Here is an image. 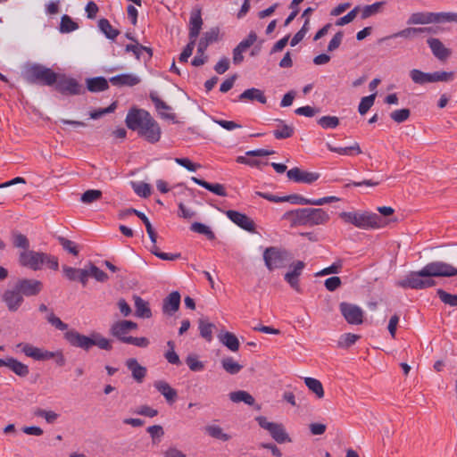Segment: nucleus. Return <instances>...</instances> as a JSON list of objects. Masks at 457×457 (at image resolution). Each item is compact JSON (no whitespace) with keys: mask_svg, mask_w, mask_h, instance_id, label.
Returning <instances> with one entry per match:
<instances>
[{"mask_svg":"<svg viewBox=\"0 0 457 457\" xmlns=\"http://www.w3.org/2000/svg\"><path fill=\"white\" fill-rule=\"evenodd\" d=\"M418 35H420L419 28L409 27V28L402 29L396 33H394L390 36H386V37L380 38L379 42H385L386 40H389L391 38H395V37L411 38V37H413Z\"/></svg>","mask_w":457,"mask_h":457,"instance_id":"72a5a7b5","label":"nucleus"},{"mask_svg":"<svg viewBox=\"0 0 457 457\" xmlns=\"http://www.w3.org/2000/svg\"><path fill=\"white\" fill-rule=\"evenodd\" d=\"M191 180L219 196H227V192L224 186L220 183H209L196 177H192Z\"/></svg>","mask_w":457,"mask_h":457,"instance_id":"5701e85b","label":"nucleus"},{"mask_svg":"<svg viewBox=\"0 0 457 457\" xmlns=\"http://www.w3.org/2000/svg\"><path fill=\"white\" fill-rule=\"evenodd\" d=\"M7 368L21 378H25L29 373V366L13 357H8Z\"/></svg>","mask_w":457,"mask_h":457,"instance_id":"c85d7f7f","label":"nucleus"},{"mask_svg":"<svg viewBox=\"0 0 457 457\" xmlns=\"http://www.w3.org/2000/svg\"><path fill=\"white\" fill-rule=\"evenodd\" d=\"M361 11V6L356 5L353 10H351L346 15L337 19L335 22L336 26H345L350 22H352L358 12Z\"/></svg>","mask_w":457,"mask_h":457,"instance_id":"603ef678","label":"nucleus"},{"mask_svg":"<svg viewBox=\"0 0 457 457\" xmlns=\"http://www.w3.org/2000/svg\"><path fill=\"white\" fill-rule=\"evenodd\" d=\"M132 187H133L135 193L141 197L146 198L151 195V186L147 183L132 182Z\"/></svg>","mask_w":457,"mask_h":457,"instance_id":"6e6d98bb","label":"nucleus"},{"mask_svg":"<svg viewBox=\"0 0 457 457\" xmlns=\"http://www.w3.org/2000/svg\"><path fill=\"white\" fill-rule=\"evenodd\" d=\"M454 276H457V268L442 261H435L427 263L420 270L411 271L403 279L397 282V286L405 289L421 290L435 287V277Z\"/></svg>","mask_w":457,"mask_h":457,"instance_id":"f257e3e1","label":"nucleus"},{"mask_svg":"<svg viewBox=\"0 0 457 457\" xmlns=\"http://www.w3.org/2000/svg\"><path fill=\"white\" fill-rule=\"evenodd\" d=\"M343 263L341 260H338L335 262L332 265L329 267H327L323 269L322 270L319 271L316 276H325L328 274H337L339 273L342 269Z\"/></svg>","mask_w":457,"mask_h":457,"instance_id":"69168bd1","label":"nucleus"},{"mask_svg":"<svg viewBox=\"0 0 457 457\" xmlns=\"http://www.w3.org/2000/svg\"><path fill=\"white\" fill-rule=\"evenodd\" d=\"M1 298L5 303L7 310L11 312H17L24 302V298L14 284L4 290Z\"/></svg>","mask_w":457,"mask_h":457,"instance_id":"4468645a","label":"nucleus"},{"mask_svg":"<svg viewBox=\"0 0 457 457\" xmlns=\"http://www.w3.org/2000/svg\"><path fill=\"white\" fill-rule=\"evenodd\" d=\"M135 315L138 318L149 319L152 317V311L149 303L140 296H135Z\"/></svg>","mask_w":457,"mask_h":457,"instance_id":"cd10ccee","label":"nucleus"},{"mask_svg":"<svg viewBox=\"0 0 457 457\" xmlns=\"http://www.w3.org/2000/svg\"><path fill=\"white\" fill-rule=\"evenodd\" d=\"M361 338V336L353 334V333H345L340 337L338 341V346L341 348H349L351 345H354L357 340Z\"/></svg>","mask_w":457,"mask_h":457,"instance_id":"de8ad7c7","label":"nucleus"},{"mask_svg":"<svg viewBox=\"0 0 457 457\" xmlns=\"http://www.w3.org/2000/svg\"><path fill=\"white\" fill-rule=\"evenodd\" d=\"M339 218L342 219L344 222L362 229L383 228L389 222V220L386 222L378 214L370 212H342L339 213ZM396 220V219L390 220V221Z\"/></svg>","mask_w":457,"mask_h":457,"instance_id":"39448f33","label":"nucleus"},{"mask_svg":"<svg viewBox=\"0 0 457 457\" xmlns=\"http://www.w3.org/2000/svg\"><path fill=\"white\" fill-rule=\"evenodd\" d=\"M34 414L37 417L45 418L47 423H54L58 418V414L54 411L43 409H37Z\"/></svg>","mask_w":457,"mask_h":457,"instance_id":"338daca9","label":"nucleus"},{"mask_svg":"<svg viewBox=\"0 0 457 457\" xmlns=\"http://www.w3.org/2000/svg\"><path fill=\"white\" fill-rule=\"evenodd\" d=\"M205 432L212 437L222 440L224 442L230 439V436L223 433L222 428L217 425H208L205 427Z\"/></svg>","mask_w":457,"mask_h":457,"instance_id":"a19ab883","label":"nucleus"},{"mask_svg":"<svg viewBox=\"0 0 457 457\" xmlns=\"http://www.w3.org/2000/svg\"><path fill=\"white\" fill-rule=\"evenodd\" d=\"M258 425L267 430L278 444L291 443L292 439L282 423L270 422L264 416L255 418Z\"/></svg>","mask_w":457,"mask_h":457,"instance_id":"9d476101","label":"nucleus"},{"mask_svg":"<svg viewBox=\"0 0 457 457\" xmlns=\"http://www.w3.org/2000/svg\"><path fill=\"white\" fill-rule=\"evenodd\" d=\"M436 295L445 304L452 307H457V295H452L444 289L439 288L436 290Z\"/></svg>","mask_w":457,"mask_h":457,"instance_id":"49530a36","label":"nucleus"},{"mask_svg":"<svg viewBox=\"0 0 457 457\" xmlns=\"http://www.w3.org/2000/svg\"><path fill=\"white\" fill-rule=\"evenodd\" d=\"M109 88V81L104 77H95L87 79V89L90 92H102Z\"/></svg>","mask_w":457,"mask_h":457,"instance_id":"393cba45","label":"nucleus"},{"mask_svg":"<svg viewBox=\"0 0 457 457\" xmlns=\"http://www.w3.org/2000/svg\"><path fill=\"white\" fill-rule=\"evenodd\" d=\"M339 311L347 323L351 325H361L363 323L364 312L358 305L342 302L339 303Z\"/></svg>","mask_w":457,"mask_h":457,"instance_id":"ddd939ff","label":"nucleus"},{"mask_svg":"<svg viewBox=\"0 0 457 457\" xmlns=\"http://www.w3.org/2000/svg\"><path fill=\"white\" fill-rule=\"evenodd\" d=\"M109 333L120 343L126 344L125 340L128 339L129 336L127 335L129 333V331L128 330L127 327H124V323L121 320H118L112 324L109 329Z\"/></svg>","mask_w":457,"mask_h":457,"instance_id":"a878e982","label":"nucleus"},{"mask_svg":"<svg viewBox=\"0 0 457 457\" xmlns=\"http://www.w3.org/2000/svg\"><path fill=\"white\" fill-rule=\"evenodd\" d=\"M410 77L413 83L418 85H425L427 83L435 82H449L453 80L454 72L445 71H436L434 72H424L418 69L410 71Z\"/></svg>","mask_w":457,"mask_h":457,"instance_id":"6e6552de","label":"nucleus"},{"mask_svg":"<svg viewBox=\"0 0 457 457\" xmlns=\"http://www.w3.org/2000/svg\"><path fill=\"white\" fill-rule=\"evenodd\" d=\"M19 264L34 271L41 270L44 264L49 269L57 270L59 267L58 259L48 253L36 252L33 250L21 251L18 258Z\"/></svg>","mask_w":457,"mask_h":457,"instance_id":"423d86ee","label":"nucleus"},{"mask_svg":"<svg viewBox=\"0 0 457 457\" xmlns=\"http://www.w3.org/2000/svg\"><path fill=\"white\" fill-rule=\"evenodd\" d=\"M90 277L94 278L98 282H105L109 279V276L104 270H100L94 263H88Z\"/></svg>","mask_w":457,"mask_h":457,"instance_id":"8fccbe9b","label":"nucleus"},{"mask_svg":"<svg viewBox=\"0 0 457 457\" xmlns=\"http://www.w3.org/2000/svg\"><path fill=\"white\" fill-rule=\"evenodd\" d=\"M386 4L385 1L376 2L372 4L365 5L363 8H361V18L365 20L367 18L371 17L372 15L377 14L381 11V8Z\"/></svg>","mask_w":457,"mask_h":457,"instance_id":"c9c22d12","label":"nucleus"},{"mask_svg":"<svg viewBox=\"0 0 457 457\" xmlns=\"http://www.w3.org/2000/svg\"><path fill=\"white\" fill-rule=\"evenodd\" d=\"M410 115H411L410 109L403 108V109L393 111L390 113V118L397 123H402V122L407 120L409 119Z\"/></svg>","mask_w":457,"mask_h":457,"instance_id":"5fc2aeb1","label":"nucleus"},{"mask_svg":"<svg viewBox=\"0 0 457 457\" xmlns=\"http://www.w3.org/2000/svg\"><path fill=\"white\" fill-rule=\"evenodd\" d=\"M282 202H289L293 204L309 205V199L297 194L282 196Z\"/></svg>","mask_w":457,"mask_h":457,"instance_id":"680f3d73","label":"nucleus"},{"mask_svg":"<svg viewBox=\"0 0 457 457\" xmlns=\"http://www.w3.org/2000/svg\"><path fill=\"white\" fill-rule=\"evenodd\" d=\"M78 28V23H76L69 15H62L60 23V31L62 33H70L76 30Z\"/></svg>","mask_w":457,"mask_h":457,"instance_id":"37998d69","label":"nucleus"},{"mask_svg":"<svg viewBox=\"0 0 457 457\" xmlns=\"http://www.w3.org/2000/svg\"><path fill=\"white\" fill-rule=\"evenodd\" d=\"M186 363L192 371H201L204 369V363L195 355L189 354L186 359Z\"/></svg>","mask_w":457,"mask_h":457,"instance_id":"e2e57ef3","label":"nucleus"},{"mask_svg":"<svg viewBox=\"0 0 457 457\" xmlns=\"http://www.w3.org/2000/svg\"><path fill=\"white\" fill-rule=\"evenodd\" d=\"M203 23L201 9L192 11L189 19V39L196 41L202 29Z\"/></svg>","mask_w":457,"mask_h":457,"instance_id":"f3484780","label":"nucleus"},{"mask_svg":"<svg viewBox=\"0 0 457 457\" xmlns=\"http://www.w3.org/2000/svg\"><path fill=\"white\" fill-rule=\"evenodd\" d=\"M18 347L22 346V352L28 357H31L34 360H38L40 348L33 346L30 344H19Z\"/></svg>","mask_w":457,"mask_h":457,"instance_id":"bf43d9fd","label":"nucleus"},{"mask_svg":"<svg viewBox=\"0 0 457 457\" xmlns=\"http://www.w3.org/2000/svg\"><path fill=\"white\" fill-rule=\"evenodd\" d=\"M196 41L189 39V42L187 45L184 47L182 53L179 55V62H187L188 58L191 56L193 50L195 48Z\"/></svg>","mask_w":457,"mask_h":457,"instance_id":"774afa93","label":"nucleus"},{"mask_svg":"<svg viewBox=\"0 0 457 457\" xmlns=\"http://www.w3.org/2000/svg\"><path fill=\"white\" fill-rule=\"evenodd\" d=\"M228 396L233 403L243 402L249 406H253L255 403V399L253 398V396L244 390L231 392L229 393Z\"/></svg>","mask_w":457,"mask_h":457,"instance_id":"2f4dec72","label":"nucleus"},{"mask_svg":"<svg viewBox=\"0 0 457 457\" xmlns=\"http://www.w3.org/2000/svg\"><path fill=\"white\" fill-rule=\"evenodd\" d=\"M167 346L169 347V350L164 353L165 359L168 361L169 363L174 364V365H180L181 361L175 352V343L172 340H169L167 342Z\"/></svg>","mask_w":457,"mask_h":457,"instance_id":"c03bdc74","label":"nucleus"},{"mask_svg":"<svg viewBox=\"0 0 457 457\" xmlns=\"http://www.w3.org/2000/svg\"><path fill=\"white\" fill-rule=\"evenodd\" d=\"M280 125L273 131V136L276 139H286L293 137L295 128L292 125L285 124L282 120H277Z\"/></svg>","mask_w":457,"mask_h":457,"instance_id":"473e14b6","label":"nucleus"},{"mask_svg":"<svg viewBox=\"0 0 457 457\" xmlns=\"http://www.w3.org/2000/svg\"><path fill=\"white\" fill-rule=\"evenodd\" d=\"M125 122L129 129L137 131L148 143L155 144L160 141L161 127L149 112L133 107L129 111Z\"/></svg>","mask_w":457,"mask_h":457,"instance_id":"f03ea898","label":"nucleus"},{"mask_svg":"<svg viewBox=\"0 0 457 457\" xmlns=\"http://www.w3.org/2000/svg\"><path fill=\"white\" fill-rule=\"evenodd\" d=\"M63 337L71 346L81 348L86 352H88L93 346H97L105 351H111L112 349L111 340L97 332H93L90 337H87L79 333L75 329H70L64 333Z\"/></svg>","mask_w":457,"mask_h":457,"instance_id":"20e7f679","label":"nucleus"},{"mask_svg":"<svg viewBox=\"0 0 457 457\" xmlns=\"http://www.w3.org/2000/svg\"><path fill=\"white\" fill-rule=\"evenodd\" d=\"M180 299L181 296L179 292H171L163 299L162 312L166 315L172 316L179 309Z\"/></svg>","mask_w":457,"mask_h":457,"instance_id":"6ab92c4d","label":"nucleus"},{"mask_svg":"<svg viewBox=\"0 0 457 457\" xmlns=\"http://www.w3.org/2000/svg\"><path fill=\"white\" fill-rule=\"evenodd\" d=\"M220 39V28L212 27L208 31L204 32L200 38V41L209 46L210 45L219 41Z\"/></svg>","mask_w":457,"mask_h":457,"instance_id":"ea45409f","label":"nucleus"},{"mask_svg":"<svg viewBox=\"0 0 457 457\" xmlns=\"http://www.w3.org/2000/svg\"><path fill=\"white\" fill-rule=\"evenodd\" d=\"M98 27L100 30L104 34V36L109 39H114L120 35V31L114 29L111 25L110 21L105 18L99 20Z\"/></svg>","mask_w":457,"mask_h":457,"instance_id":"f704fd0d","label":"nucleus"},{"mask_svg":"<svg viewBox=\"0 0 457 457\" xmlns=\"http://www.w3.org/2000/svg\"><path fill=\"white\" fill-rule=\"evenodd\" d=\"M151 101L154 103L158 114L165 120H174L176 115L172 112L171 107L162 101L157 95L156 92H151L149 95Z\"/></svg>","mask_w":457,"mask_h":457,"instance_id":"a211bd4d","label":"nucleus"},{"mask_svg":"<svg viewBox=\"0 0 457 457\" xmlns=\"http://www.w3.org/2000/svg\"><path fill=\"white\" fill-rule=\"evenodd\" d=\"M375 98L376 93L361 98L360 104L358 106V111L361 115H364L365 113H367V112L374 104Z\"/></svg>","mask_w":457,"mask_h":457,"instance_id":"3c124183","label":"nucleus"},{"mask_svg":"<svg viewBox=\"0 0 457 457\" xmlns=\"http://www.w3.org/2000/svg\"><path fill=\"white\" fill-rule=\"evenodd\" d=\"M154 387L160 392L169 403H173L177 397V391L172 388L169 383L163 380H158L154 382Z\"/></svg>","mask_w":457,"mask_h":457,"instance_id":"412c9836","label":"nucleus"},{"mask_svg":"<svg viewBox=\"0 0 457 457\" xmlns=\"http://www.w3.org/2000/svg\"><path fill=\"white\" fill-rule=\"evenodd\" d=\"M304 383L318 398H322L324 396L323 386L320 380L313 378H305Z\"/></svg>","mask_w":457,"mask_h":457,"instance_id":"58836bf2","label":"nucleus"},{"mask_svg":"<svg viewBox=\"0 0 457 457\" xmlns=\"http://www.w3.org/2000/svg\"><path fill=\"white\" fill-rule=\"evenodd\" d=\"M436 22H456L457 23V12H435Z\"/></svg>","mask_w":457,"mask_h":457,"instance_id":"13d9d810","label":"nucleus"},{"mask_svg":"<svg viewBox=\"0 0 457 457\" xmlns=\"http://www.w3.org/2000/svg\"><path fill=\"white\" fill-rule=\"evenodd\" d=\"M427 43L433 55L441 62L446 61L452 54L451 49L445 47L438 38L429 37Z\"/></svg>","mask_w":457,"mask_h":457,"instance_id":"dca6fc26","label":"nucleus"},{"mask_svg":"<svg viewBox=\"0 0 457 457\" xmlns=\"http://www.w3.org/2000/svg\"><path fill=\"white\" fill-rule=\"evenodd\" d=\"M237 163L245 164L251 167H256L261 169V165H268V162H262L257 159H249L248 156H237L236 159Z\"/></svg>","mask_w":457,"mask_h":457,"instance_id":"052dcab7","label":"nucleus"},{"mask_svg":"<svg viewBox=\"0 0 457 457\" xmlns=\"http://www.w3.org/2000/svg\"><path fill=\"white\" fill-rule=\"evenodd\" d=\"M13 284L23 298L38 295L44 287L43 283L36 278H19Z\"/></svg>","mask_w":457,"mask_h":457,"instance_id":"f8f14e48","label":"nucleus"},{"mask_svg":"<svg viewBox=\"0 0 457 457\" xmlns=\"http://www.w3.org/2000/svg\"><path fill=\"white\" fill-rule=\"evenodd\" d=\"M292 256L286 249L276 246L267 247L263 252V261L267 269L270 271L276 269L284 268L287 262L290 261Z\"/></svg>","mask_w":457,"mask_h":457,"instance_id":"1a4fd4ad","label":"nucleus"},{"mask_svg":"<svg viewBox=\"0 0 457 457\" xmlns=\"http://www.w3.org/2000/svg\"><path fill=\"white\" fill-rule=\"evenodd\" d=\"M46 320L56 329L64 331L68 328V324L61 320L60 318L56 317L53 311L49 312L46 315Z\"/></svg>","mask_w":457,"mask_h":457,"instance_id":"4d7b16f0","label":"nucleus"},{"mask_svg":"<svg viewBox=\"0 0 457 457\" xmlns=\"http://www.w3.org/2000/svg\"><path fill=\"white\" fill-rule=\"evenodd\" d=\"M283 219L289 220L292 227L295 226H319L326 224L330 217L328 213L321 208H300L286 212Z\"/></svg>","mask_w":457,"mask_h":457,"instance_id":"7ed1b4c3","label":"nucleus"},{"mask_svg":"<svg viewBox=\"0 0 457 457\" xmlns=\"http://www.w3.org/2000/svg\"><path fill=\"white\" fill-rule=\"evenodd\" d=\"M102 191L98 189H88L85 191L80 197V200L84 204H92L102 197Z\"/></svg>","mask_w":457,"mask_h":457,"instance_id":"a18cd8bd","label":"nucleus"},{"mask_svg":"<svg viewBox=\"0 0 457 457\" xmlns=\"http://www.w3.org/2000/svg\"><path fill=\"white\" fill-rule=\"evenodd\" d=\"M435 12H414L407 21L409 25L428 24L436 22Z\"/></svg>","mask_w":457,"mask_h":457,"instance_id":"bb28decb","label":"nucleus"},{"mask_svg":"<svg viewBox=\"0 0 457 457\" xmlns=\"http://www.w3.org/2000/svg\"><path fill=\"white\" fill-rule=\"evenodd\" d=\"M197 323L200 336L207 342H211L212 340V330L215 328V325L207 319L203 318L199 319Z\"/></svg>","mask_w":457,"mask_h":457,"instance_id":"7c9ffc66","label":"nucleus"},{"mask_svg":"<svg viewBox=\"0 0 457 457\" xmlns=\"http://www.w3.org/2000/svg\"><path fill=\"white\" fill-rule=\"evenodd\" d=\"M150 434L154 443L160 442V438L163 436L164 430L161 425H153L146 428Z\"/></svg>","mask_w":457,"mask_h":457,"instance_id":"0e129e2a","label":"nucleus"},{"mask_svg":"<svg viewBox=\"0 0 457 457\" xmlns=\"http://www.w3.org/2000/svg\"><path fill=\"white\" fill-rule=\"evenodd\" d=\"M126 366L131 371L133 378L141 383L146 376V368L141 366L135 358L127 360Z\"/></svg>","mask_w":457,"mask_h":457,"instance_id":"4be33fe9","label":"nucleus"},{"mask_svg":"<svg viewBox=\"0 0 457 457\" xmlns=\"http://www.w3.org/2000/svg\"><path fill=\"white\" fill-rule=\"evenodd\" d=\"M227 217L235 224H237L241 228L251 232L255 233V223L254 221L248 217L246 214L242 213L237 211L228 210L226 212Z\"/></svg>","mask_w":457,"mask_h":457,"instance_id":"2eb2a0df","label":"nucleus"},{"mask_svg":"<svg viewBox=\"0 0 457 457\" xmlns=\"http://www.w3.org/2000/svg\"><path fill=\"white\" fill-rule=\"evenodd\" d=\"M12 245L14 247L21 248L23 251L29 250V241L25 235H23L18 231H13L12 234Z\"/></svg>","mask_w":457,"mask_h":457,"instance_id":"79ce46f5","label":"nucleus"},{"mask_svg":"<svg viewBox=\"0 0 457 457\" xmlns=\"http://www.w3.org/2000/svg\"><path fill=\"white\" fill-rule=\"evenodd\" d=\"M318 124L325 129H335L339 125V119L337 116H322L318 120Z\"/></svg>","mask_w":457,"mask_h":457,"instance_id":"09e8293b","label":"nucleus"},{"mask_svg":"<svg viewBox=\"0 0 457 457\" xmlns=\"http://www.w3.org/2000/svg\"><path fill=\"white\" fill-rule=\"evenodd\" d=\"M221 366L230 375H236L243 369V366L235 361L232 357L223 358L221 360Z\"/></svg>","mask_w":457,"mask_h":457,"instance_id":"e433bc0d","label":"nucleus"},{"mask_svg":"<svg viewBox=\"0 0 457 457\" xmlns=\"http://www.w3.org/2000/svg\"><path fill=\"white\" fill-rule=\"evenodd\" d=\"M220 341L232 352L239 349L240 344L237 337L231 332H224L218 336Z\"/></svg>","mask_w":457,"mask_h":457,"instance_id":"c756f323","label":"nucleus"},{"mask_svg":"<svg viewBox=\"0 0 457 457\" xmlns=\"http://www.w3.org/2000/svg\"><path fill=\"white\" fill-rule=\"evenodd\" d=\"M239 101H257L261 104H266L267 103V97L265 96L263 91L261 89L252 87L245 90L239 96Z\"/></svg>","mask_w":457,"mask_h":457,"instance_id":"b1692460","label":"nucleus"},{"mask_svg":"<svg viewBox=\"0 0 457 457\" xmlns=\"http://www.w3.org/2000/svg\"><path fill=\"white\" fill-rule=\"evenodd\" d=\"M57 92L64 96H78L85 94V88L75 79L67 78L64 74H59L57 82L54 83Z\"/></svg>","mask_w":457,"mask_h":457,"instance_id":"9b49d317","label":"nucleus"},{"mask_svg":"<svg viewBox=\"0 0 457 457\" xmlns=\"http://www.w3.org/2000/svg\"><path fill=\"white\" fill-rule=\"evenodd\" d=\"M109 81L116 87H134L140 83V79L134 74L124 73L110 78Z\"/></svg>","mask_w":457,"mask_h":457,"instance_id":"aec40b11","label":"nucleus"},{"mask_svg":"<svg viewBox=\"0 0 457 457\" xmlns=\"http://www.w3.org/2000/svg\"><path fill=\"white\" fill-rule=\"evenodd\" d=\"M24 77L30 83L51 87L57 82L59 74L42 64L33 63L26 68Z\"/></svg>","mask_w":457,"mask_h":457,"instance_id":"0eeeda50","label":"nucleus"},{"mask_svg":"<svg viewBox=\"0 0 457 457\" xmlns=\"http://www.w3.org/2000/svg\"><path fill=\"white\" fill-rule=\"evenodd\" d=\"M193 232L204 235L208 240H214L216 238L214 232L205 224L201 222H194L190 226Z\"/></svg>","mask_w":457,"mask_h":457,"instance_id":"4c0bfd02","label":"nucleus"},{"mask_svg":"<svg viewBox=\"0 0 457 457\" xmlns=\"http://www.w3.org/2000/svg\"><path fill=\"white\" fill-rule=\"evenodd\" d=\"M57 240L65 251L69 252L70 253H71L74 256L79 255V250L74 242H72L71 240L67 239L62 236H59L57 237Z\"/></svg>","mask_w":457,"mask_h":457,"instance_id":"864d4df0","label":"nucleus"}]
</instances>
